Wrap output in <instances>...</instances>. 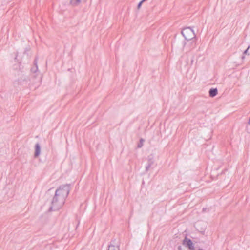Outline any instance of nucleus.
<instances>
[{
    "mask_svg": "<svg viewBox=\"0 0 250 250\" xmlns=\"http://www.w3.org/2000/svg\"><path fill=\"white\" fill-rule=\"evenodd\" d=\"M70 191L69 187L67 185H63L59 187L55 192L53 198L51 209L54 210L61 208L64 204L66 198Z\"/></svg>",
    "mask_w": 250,
    "mask_h": 250,
    "instance_id": "1",
    "label": "nucleus"
},
{
    "mask_svg": "<svg viewBox=\"0 0 250 250\" xmlns=\"http://www.w3.org/2000/svg\"><path fill=\"white\" fill-rule=\"evenodd\" d=\"M182 34L185 39L190 40L195 37L194 31L190 27H187L183 29Z\"/></svg>",
    "mask_w": 250,
    "mask_h": 250,
    "instance_id": "2",
    "label": "nucleus"
},
{
    "mask_svg": "<svg viewBox=\"0 0 250 250\" xmlns=\"http://www.w3.org/2000/svg\"><path fill=\"white\" fill-rule=\"evenodd\" d=\"M183 244L184 246L188 247L190 250H194L193 243L190 239L185 238L183 240Z\"/></svg>",
    "mask_w": 250,
    "mask_h": 250,
    "instance_id": "3",
    "label": "nucleus"
},
{
    "mask_svg": "<svg viewBox=\"0 0 250 250\" xmlns=\"http://www.w3.org/2000/svg\"><path fill=\"white\" fill-rule=\"evenodd\" d=\"M41 149L40 145L39 143H37L35 146V153H34V157L37 158L41 154Z\"/></svg>",
    "mask_w": 250,
    "mask_h": 250,
    "instance_id": "4",
    "label": "nucleus"
},
{
    "mask_svg": "<svg viewBox=\"0 0 250 250\" xmlns=\"http://www.w3.org/2000/svg\"><path fill=\"white\" fill-rule=\"evenodd\" d=\"M86 0H71L70 4L73 6H76L80 4L81 2H85Z\"/></svg>",
    "mask_w": 250,
    "mask_h": 250,
    "instance_id": "5",
    "label": "nucleus"
},
{
    "mask_svg": "<svg viewBox=\"0 0 250 250\" xmlns=\"http://www.w3.org/2000/svg\"><path fill=\"white\" fill-rule=\"evenodd\" d=\"M209 96L211 97H213L216 96L217 94V89L216 88H213L210 89L209 91Z\"/></svg>",
    "mask_w": 250,
    "mask_h": 250,
    "instance_id": "6",
    "label": "nucleus"
},
{
    "mask_svg": "<svg viewBox=\"0 0 250 250\" xmlns=\"http://www.w3.org/2000/svg\"><path fill=\"white\" fill-rule=\"evenodd\" d=\"M107 250H120L118 246H115L114 245L109 246Z\"/></svg>",
    "mask_w": 250,
    "mask_h": 250,
    "instance_id": "7",
    "label": "nucleus"
},
{
    "mask_svg": "<svg viewBox=\"0 0 250 250\" xmlns=\"http://www.w3.org/2000/svg\"><path fill=\"white\" fill-rule=\"evenodd\" d=\"M144 142V140L143 139H141L140 140L139 143L138 144V148L142 147V146H143Z\"/></svg>",
    "mask_w": 250,
    "mask_h": 250,
    "instance_id": "8",
    "label": "nucleus"
},
{
    "mask_svg": "<svg viewBox=\"0 0 250 250\" xmlns=\"http://www.w3.org/2000/svg\"><path fill=\"white\" fill-rule=\"evenodd\" d=\"M250 46H249L248 48L245 51H244V54H248V49L250 48Z\"/></svg>",
    "mask_w": 250,
    "mask_h": 250,
    "instance_id": "9",
    "label": "nucleus"
},
{
    "mask_svg": "<svg viewBox=\"0 0 250 250\" xmlns=\"http://www.w3.org/2000/svg\"><path fill=\"white\" fill-rule=\"evenodd\" d=\"M143 3V1H141L139 3V4H138V6H137V7H138V9H139V8H140V7L141 6V5H142V3Z\"/></svg>",
    "mask_w": 250,
    "mask_h": 250,
    "instance_id": "10",
    "label": "nucleus"
},
{
    "mask_svg": "<svg viewBox=\"0 0 250 250\" xmlns=\"http://www.w3.org/2000/svg\"><path fill=\"white\" fill-rule=\"evenodd\" d=\"M153 163V162H151L150 164L146 167V169H147L148 167H149L151 166V165Z\"/></svg>",
    "mask_w": 250,
    "mask_h": 250,
    "instance_id": "11",
    "label": "nucleus"
},
{
    "mask_svg": "<svg viewBox=\"0 0 250 250\" xmlns=\"http://www.w3.org/2000/svg\"><path fill=\"white\" fill-rule=\"evenodd\" d=\"M182 44H183V47H184L185 44H186V43L185 42H183Z\"/></svg>",
    "mask_w": 250,
    "mask_h": 250,
    "instance_id": "12",
    "label": "nucleus"
},
{
    "mask_svg": "<svg viewBox=\"0 0 250 250\" xmlns=\"http://www.w3.org/2000/svg\"><path fill=\"white\" fill-rule=\"evenodd\" d=\"M146 0H142V1H143V2H144L145 1H146Z\"/></svg>",
    "mask_w": 250,
    "mask_h": 250,
    "instance_id": "13",
    "label": "nucleus"
}]
</instances>
